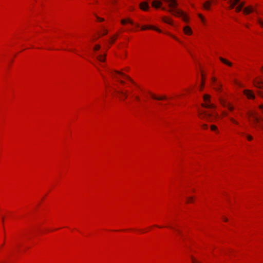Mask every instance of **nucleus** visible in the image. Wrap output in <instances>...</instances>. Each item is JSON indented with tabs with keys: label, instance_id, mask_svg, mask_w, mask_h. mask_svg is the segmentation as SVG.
I'll return each mask as SVG.
<instances>
[{
	"label": "nucleus",
	"instance_id": "nucleus-1",
	"mask_svg": "<svg viewBox=\"0 0 263 263\" xmlns=\"http://www.w3.org/2000/svg\"><path fill=\"white\" fill-rule=\"evenodd\" d=\"M199 117L203 119H205L209 122H213L217 116V114L214 112H209L203 110L199 112Z\"/></svg>",
	"mask_w": 263,
	"mask_h": 263
},
{
	"label": "nucleus",
	"instance_id": "nucleus-2",
	"mask_svg": "<svg viewBox=\"0 0 263 263\" xmlns=\"http://www.w3.org/2000/svg\"><path fill=\"white\" fill-rule=\"evenodd\" d=\"M204 101L205 102V104H203L202 105L207 108H215V105L213 104H209L208 102L210 101V96L209 95H204L203 96Z\"/></svg>",
	"mask_w": 263,
	"mask_h": 263
},
{
	"label": "nucleus",
	"instance_id": "nucleus-3",
	"mask_svg": "<svg viewBox=\"0 0 263 263\" xmlns=\"http://www.w3.org/2000/svg\"><path fill=\"white\" fill-rule=\"evenodd\" d=\"M219 101L221 104L223 106L227 107L230 111L233 110V106H232L229 103H227L224 99L222 98H220Z\"/></svg>",
	"mask_w": 263,
	"mask_h": 263
},
{
	"label": "nucleus",
	"instance_id": "nucleus-4",
	"mask_svg": "<svg viewBox=\"0 0 263 263\" xmlns=\"http://www.w3.org/2000/svg\"><path fill=\"white\" fill-rule=\"evenodd\" d=\"M140 9L143 11H147L148 10L149 6L147 2H143L139 4Z\"/></svg>",
	"mask_w": 263,
	"mask_h": 263
},
{
	"label": "nucleus",
	"instance_id": "nucleus-5",
	"mask_svg": "<svg viewBox=\"0 0 263 263\" xmlns=\"http://www.w3.org/2000/svg\"><path fill=\"white\" fill-rule=\"evenodd\" d=\"M244 94L247 97L248 99H254L255 96L253 92L250 90H244Z\"/></svg>",
	"mask_w": 263,
	"mask_h": 263
},
{
	"label": "nucleus",
	"instance_id": "nucleus-6",
	"mask_svg": "<svg viewBox=\"0 0 263 263\" xmlns=\"http://www.w3.org/2000/svg\"><path fill=\"white\" fill-rule=\"evenodd\" d=\"M254 85L259 88H263V81L261 80H254Z\"/></svg>",
	"mask_w": 263,
	"mask_h": 263
},
{
	"label": "nucleus",
	"instance_id": "nucleus-7",
	"mask_svg": "<svg viewBox=\"0 0 263 263\" xmlns=\"http://www.w3.org/2000/svg\"><path fill=\"white\" fill-rule=\"evenodd\" d=\"M162 5V2L156 0L153 1L152 3V6L157 9L161 8Z\"/></svg>",
	"mask_w": 263,
	"mask_h": 263
},
{
	"label": "nucleus",
	"instance_id": "nucleus-8",
	"mask_svg": "<svg viewBox=\"0 0 263 263\" xmlns=\"http://www.w3.org/2000/svg\"><path fill=\"white\" fill-rule=\"evenodd\" d=\"M153 29V30H155L156 31H157L159 32H161V30L156 27H155L154 26H144L143 27H142L141 28V29L142 30H146V29Z\"/></svg>",
	"mask_w": 263,
	"mask_h": 263
},
{
	"label": "nucleus",
	"instance_id": "nucleus-9",
	"mask_svg": "<svg viewBox=\"0 0 263 263\" xmlns=\"http://www.w3.org/2000/svg\"><path fill=\"white\" fill-rule=\"evenodd\" d=\"M152 98H153L154 99H155V100H165L166 99V96H162V97H157L156 96H155V95L152 93H149Z\"/></svg>",
	"mask_w": 263,
	"mask_h": 263
},
{
	"label": "nucleus",
	"instance_id": "nucleus-10",
	"mask_svg": "<svg viewBox=\"0 0 263 263\" xmlns=\"http://www.w3.org/2000/svg\"><path fill=\"white\" fill-rule=\"evenodd\" d=\"M212 80H213V83H214L215 84V86H214V89L217 90V91H219L220 90V88L221 87V85L220 84H219V83H217L216 82V79L215 78H213L212 79Z\"/></svg>",
	"mask_w": 263,
	"mask_h": 263
},
{
	"label": "nucleus",
	"instance_id": "nucleus-11",
	"mask_svg": "<svg viewBox=\"0 0 263 263\" xmlns=\"http://www.w3.org/2000/svg\"><path fill=\"white\" fill-rule=\"evenodd\" d=\"M115 72L116 73H118V74H120L121 76H124L126 79H127V80H128L129 81H130L132 83H134V81L130 79V78L128 76L125 75L124 73L121 72H120L119 71H117V70H115Z\"/></svg>",
	"mask_w": 263,
	"mask_h": 263
},
{
	"label": "nucleus",
	"instance_id": "nucleus-12",
	"mask_svg": "<svg viewBox=\"0 0 263 263\" xmlns=\"http://www.w3.org/2000/svg\"><path fill=\"white\" fill-rule=\"evenodd\" d=\"M184 32L186 34H191L192 33V31L191 28L189 26H185L183 29Z\"/></svg>",
	"mask_w": 263,
	"mask_h": 263
},
{
	"label": "nucleus",
	"instance_id": "nucleus-13",
	"mask_svg": "<svg viewBox=\"0 0 263 263\" xmlns=\"http://www.w3.org/2000/svg\"><path fill=\"white\" fill-rule=\"evenodd\" d=\"M219 60L222 63H223L224 64L229 66H231L232 65V63L231 62H229V61H228L227 60H226L225 59H223V58L219 57Z\"/></svg>",
	"mask_w": 263,
	"mask_h": 263
},
{
	"label": "nucleus",
	"instance_id": "nucleus-14",
	"mask_svg": "<svg viewBox=\"0 0 263 263\" xmlns=\"http://www.w3.org/2000/svg\"><path fill=\"white\" fill-rule=\"evenodd\" d=\"M105 57H106L105 54H100V55H98L96 57V58L98 61H99L100 62H104L105 61Z\"/></svg>",
	"mask_w": 263,
	"mask_h": 263
},
{
	"label": "nucleus",
	"instance_id": "nucleus-15",
	"mask_svg": "<svg viewBox=\"0 0 263 263\" xmlns=\"http://www.w3.org/2000/svg\"><path fill=\"white\" fill-rule=\"evenodd\" d=\"M254 11L253 8L252 7H246L243 9V12L245 14H249Z\"/></svg>",
	"mask_w": 263,
	"mask_h": 263
},
{
	"label": "nucleus",
	"instance_id": "nucleus-16",
	"mask_svg": "<svg viewBox=\"0 0 263 263\" xmlns=\"http://www.w3.org/2000/svg\"><path fill=\"white\" fill-rule=\"evenodd\" d=\"M162 20L165 23H166L170 25H173L172 21L171 19H170L166 17H163Z\"/></svg>",
	"mask_w": 263,
	"mask_h": 263
},
{
	"label": "nucleus",
	"instance_id": "nucleus-17",
	"mask_svg": "<svg viewBox=\"0 0 263 263\" xmlns=\"http://www.w3.org/2000/svg\"><path fill=\"white\" fill-rule=\"evenodd\" d=\"M245 5L244 3H241L236 8V11L238 12L241 11L242 7H243Z\"/></svg>",
	"mask_w": 263,
	"mask_h": 263
},
{
	"label": "nucleus",
	"instance_id": "nucleus-18",
	"mask_svg": "<svg viewBox=\"0 0 263 263\" xmlns=\"http://www.w3.org/2000/svg\"><path fill=\"white\" fill-rule=\"evenodd\" d=\"M253 118L254 122L256 123H259L260 121L263 122V119L262 118H259L255 116H253Z\"/></svg>",
	"mask_w": 263,
	"mask_h": 263
},
{
	"label": "nucleus",
	"instance_id": "nucleus-19",
	"mask_svg": "<svg viewBox=\"0 0 263 263\" xmlns=\"http://www.w3.org/2000/svg\"><path fill=\"white\" fill-rule=\"evenodd\" d=\"M210 5H211V3L209 1H207L204 4V8L206 9V10H209L210 9Z\"/></svg>",
	"mask_w": 263,
	"mask_h": 263
},
{
	"label": "nucleus",
	"instance_id": "nucleus-20",
	"mask_svg": "<svg viewBox=\"0 0 263 263\" xmlns=\"http://www.w3.org/2000/svg\"><path fill=\"white\" fill-rule=\"evenodd\" d=\"M121 22L122 24H125L126 22H128V23H130L131 24H134L132 20H130V19H127V20H121Z\"/></svg>",
	"mask_w": 263,
	"mask_h": 263
},
{
	"label": "nucleus",
	"instance_id": "nucleus-21",
	"mask_svg": "<svg viewBox=\"0 0 263 263\" xmlns=\"http://www.w3.org/2000/svg\"><path fill=\"white\" fill-rule=\"evenodd\" d=\"M229 3L231 4L230 6V9H233L236 5V3L233 2V0H229Z\"/></svg>",
	"mask_w": 263,
	"mask_h": 263
},
{
	"label": "nucleus",
	"instance_id": "nucleus-22",
	"mask_svg": "<svg viewBox=\"0 0 263 263\" xmlns=\"http://www.w3.org/2000/svg\"><path fill=\"white\" fill-rule=\"evenodd\" d=\"M211 128L212 130L216 131L217 132H218L217 127L215 125H211Z\"/></svg>",
	"mask_w": 263,
	"mask_h": 263
},
{
	"label": "nucleus",
	"instance_id": "nucleus-23",
	"mask_svg": "<svg viewBox=\"0 0 263 263\" xmlns=\"http://www.w3.org/2000/svg\"><path fill=\"white\" fill-rule=\"evenodd\" d=\"M118 93L123 95L125 98L127 97V95L126 92H123V91H118Z\"/></svg>",
	"mask_w": 263,
	"mask_h": 263
},
{
	"label": "nucleus",
	"instance_id": "nucleus-24",
	"mask_svg": "<svg viewBox=\"0 0 263 263\" xmlns=\"http://www.w3.org/2000/svg\"><path fill=\"white\" fill-rule=\"evenodd\" d=\"M102 30H103L102 35H104L107 34V33L108 32L107 30L104 27L102 28Z\"/></svg>",
	"mask_w": 263,
	"mask_h": 263
},
{
	"label": "nucleus",
	"instance_id": "nucleus-25",
	"mask_svg": "<svg viewBox=\"0 0 263 263\" xmlns=\"http://www.w3.org/2000/svg\"><path fill=\"white\" fill-rule=\"evenodd\" d=\"M100 48V46L99 45H96L94 48H93V50L95 51H97L98 50H99Z\"/></svg>",
	"mask_w": 263,
	"mask_h": 263
},
{
	"label": "nucleus",
	"instance_id": "nucleus-26",
	"mask_svg": "<svg viewBox=\"0 0 263 263\" xmlns=\"http://www.w3.org/2000/svg\"><path fill=\"white\" fill-rule=\"evenodd\" d=\"M230 120H231V121H232L233 123H235L236 124H238V122L236 121L235 119H234L232 118H230Z\"/></svg>",
	"mask_w": 263,
	"mask_h": 263
},
{
	"label": "nucleus",
	"instance_id": "nucleus-27",
	"mask_svg": "<svg viewBox=\"0 0 263 263\" xmlns=\"http://www.w3.org/2000/svg\"><path fill=\"white\" fill-rule=\"evenodd\" d=\"M96 18H97V20L99 21H100V22H102L104 21V18H101V17H100L99 16H98L97 15L95 14Z\"/></svg>",
	"mask_w": 263,
	"mask_h": 263
},
{
	"label": "nucleus",
	"instance_id": "nucleus-28",
	"mask_svg": "<svg viewBox=\"0 0 263 263\" xmlns=\"http://www.w3.org/2000/svg\"><path fill=\"white\" fill-rule=\"evenodd\" d=\"M258 23L262 27H263V22L260 19H258Z\"/></svg>",
	"mask_w": 263,
	"mask_h": 263
},
{
	"label": "nucleus",
	"instance_id": "nucleus-29",
	"mask_svg": "<svg viewBox=\"0 0 263 263\" xmlns=\"http://www.w3.org/2000/svg\"><path fill=\"white\" fill-rule=\"evenodd\" d=\"M247 138L249 140V141H251L252 140L253 138L251 136H250V135H248L247 136Z\"/></svg>",
	"mask_w": 263,
	"mask_h": 263
},
{
	"label": "nucleus",
	"instance_id": "nucleus-30",
	"mask_svg": "<svg viewBox=\"0 0 263 263\" xmlns=\"http://www.w3.org/2000/svg\"><path fill=\"white\" fill-rule=\"evenodd\" d=\"M202 127L204 129H206L208 128V125L204 124L202 125Z\"/></svg>",
	"mask_w": 263,
	"mask_h": 263
},
{
	"label": "nucleus",
	"instance_id": "nucleus-31",
	"mask_svg": "<svg viewBox=\"0 0 263 263\" xmlns=\"http://www.w3.org/2000/svg\"><path fill=\"white\" fill-rule=\"evenodd\" d=\"M192 199H193V198H192V197L188 198H187V202H192Z\"/></svg>",
	"mask_w": 263,
	"mask_h": 263
},
{
	"label": "nucleus",
	"instance_id": "nucleus-32",
	"mask_svg": "<svg viewBox=\"0 0 263 263\" xmlns=\"http://www.w3.org/2000/svg\"><path fill=\"white\" fill-rule=\"evenodd\" d=\"M192 259L193 263H200V262L196 261V260L193 257H192Z\"/></svg>",
	"mask_w": 263,
	"mask_h": 263
},
{
	"label": "nucleus",
	"instance_id": "nucleus-33",
	"mask_svg": "<svg viewBox=\"0 0 263 263\" xmlns=\"http://www.w3.org/2000/svg\"><path fill=\"white\" fill-rule=\"evenodd\" d=\"M239 2H240V0H234V1H233V2L234 3H236V5L237 4H238V3H239Z\"/></svg>",
	"mask_w": 263,
	"mask_h": 263
},
{
	"label": "nucleus",
	"instance_id": "nucleus-34",
	"mask_svg": "<svg viewBox=\"0 0 263 263\" xmlns=\"http://www.w3.org/2000/svg\"><path fill=\"white\" fill-rule=\"evenodd\" d=\"M199 17L202 21H203V17L201 14H199Z\"/></svg>",
	"mask_w": 263,
	"mask_h": 263
},
{
	"label": "nucleus",
	"instance_id": "nucleus-35",
	"mask_svg": "<svg viewBox=\"0 0 263 263\" xmlns=\"http://www.w3.org/2000/svg\"><path fill=\"white\" fill-rule=\"evenodd\" d=\"M169 34V35H170L172 37H173V38H174V39H175V40H176L178 41V39L177 37H176L175 36L172 35H171L170 34Z\"/></svg>",
	"mask_w": 263,
	"mask_h": 263
},
{
	"label": "nucleus",
	"instance_id": "nucleus-36",
	"mask_svg": "<svg viewBox=\"0 0 263 263\" xmlns=\"http://www.w3.org/2000/svg\"><path fill=\"white\" fill-rule=\"evenodd\" d=\"M176 231L178 232V233L179 234H180V235H181V231H180V230H176Z\"/></svg>",
	"mask_w": 263,
	"mask_h": 263
},
{
	"label": "nucleus",
	"instance_id": "nucleus-37",
	"mask_svg": "<svg viewBox=\"0 0 263 263\" xmlns=\"http://www.w3.org/2000/svg\"><path fill=\"white\" fill-rule=\"evenodd\" d=\"M259 107H260V108L261 109H262V110L263 111V105H260Z\"/></svg>",
	"mask_w": 263,
	"mask_h": 263
},
{
	"label": "nucleus",
	"instance_id": "nucleus-38",
	"mask_svg": "<svg viewBox=\"0 0 263 263\" xmlns=\"http://www.w3.org/2000/svg\"><path fill=\"white\" fill-rule=\"evenodd\" d=\"M223 220L224 221H228V219L227 218H226V217H223Z\"/></svg>",
	"mask_w": 263,
	"mask_h": 263
},
{
	"label": "nucleus",
	"instance_id": "nucleus-39",
	"mask_svg": "<svg viewBox=\"0 0 263 263\" xmlns=\"http://www.w3.org/2000/svg\"><path fill=\"white\" fill-rule=\"evenodd\" d=\"M119 82H120V83L121 84H123L124 83V81H122V80L119 81Z\"/></svg>",
	"mask_w": 263,
	"mask_h": 263
},
{
	"label": "nucleus",
	"instance_id": "nucleus-40",
	"mask_svg": "<svg viewBox=\"0 0 263 263\" xmlns=\"http://www.w3.org/2000/svg\"><path fill=\"white\" fill-rule=\"evenodd\" d=\"M136 99L138 100V101H139L140 100V98L138 96H136Z\"/></svg>",
	"mask_w": 263,
	"mask_h": 263
},
{
	"label": "nucleus",
	"instance_id": "nucleus-41",
	"mask_svg": "<svg viewBox=\"0 0 263 263\" xmlns=\"http://www.w3.org/2000/svg\"><path fill=\"white\" fill-rule=\"evenodd\" d=\"M116 38H115L112 41H110L111 43H113Z\"/></svg>",
	"mask_w": 263,
	"mask_h": 263
},
{
	"label": "nucleus",
	"instance_id": "nucleus-42",
	"mask_svg": "<svg viewBox=\"0 0 263 263\" xmlns=\"http://www.w3.org/2000/svg\"><path fill=\"white\" fill-rule=\"evenodd\" d=\"M161 9H162L163 10H166L165 8H164V7H162V8H161Z\"/></svg>",
	"mask_w": 263,
	"mask_h": 263
},
{
	"label": "nucleus",
	"instance_id": "nucleus-43",
	"mask_svg": "<svg viewBox=\"0 0 263 263\" xmlns=\"http://www.w3.org/2000/svg\"><path fill=\"white\" fill-rule=\"evenodd\" d=\"M236 84H237V85H239V86H241V85H240V84L239 83H238V82H236Z\"/></svg>",
	"mask_w": 263,
	"mask_h": 263
},
{
	"label": "nucleus",
	"instance_id": "nucleus-44",
	"mask_svg": "<svg viewBox=\"0 0 263 263\" xmlns=\"http://www.w3.org/2000/svg\"><path fill=\"white\" fill-rule=\"evenodd\" d=\"M156 227H157L158 228H162V227L158 226H155Z\"/></svg>",
	"mask_w": 263,
	"mask_h": 263
},
{
	"label": "nucleus",
	"instance_id": "nucleus-45",
	"mask_svg": "<svg viewBox=\"0 0 263 263\" xmlns=\"http://www.w3.org/2000/svg\"><path fill=\"white\" fill-rule=\"evenodd\" d=\"M259 96H261V94L260 92H259Z\"/></svg>",
	"mask_w": 263,
	"mask_h": 263
},
{
	"label": "nucleus",
	"instance_id": "nucleus-46",
	"mask_svg": "<svg viewBox=\"0 0 263 263\" xmlns=\"http://www.w3.org/2000/svg\"><path fill=\"white\" fill-rule=\"evenodd\" d=\"M224 115L227 116L228 115L227 113H225Z\"/></svg>",
	"mask_w": 263,
	"mask_h": 263
},
{
	"label": "nucleus",
	"instance_id": "nucleus-47",
	"mask_svg": "<svg viewBox=\"0 0 263 263\" xmlns=\"http://www.w3.org/2000/svg\"><path fill=\"white\" fill-rule=\"evenodd\" d=\"M136 26L137 27H139V25L138 24H136Z\"/></svg>",
	"mask_w": 263,
	"mask_h": 263
},
{
	"label": "nucleus",
	"instance_id": "nucleus-48",
	"mask_svg": "<svg viewBox=\"0 0 263 263\" xmlns=\"http://www.w3.org/2000/svg\"><path fill=\"white\" fill-rule=\"evenodd\" d=\"M261 69L263 70V66L261 67Z\"/></svg>",
	"mask_w": 263,
	"mask_h": 263
},
{
	"label": "nucleus",
	"instance_id": "nucleus-49",
	"mask_svg": "<svg viewBox=\"0 0 263 263\" xmlns=\"http://www.w3.org/2000/svg\"><path fill=\"white\" fill-rule=\"evenodd\" d=\"M260 126H261V127L263 129V127H262V126H261V125H260Z\"/></svg>",
	"mask_w": 263,
	"mask_h": 263
}]
</instances>
